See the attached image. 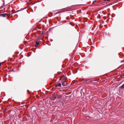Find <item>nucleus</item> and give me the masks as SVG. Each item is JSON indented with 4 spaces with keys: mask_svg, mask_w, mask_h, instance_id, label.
<instances>
[{
    "mask_svg": "<svg viewBox=\"0 0 124 124\" xmlns=\"http://www.w3.org/2000/svg\"><path fill=\"white\" fill-rule=\"evenodd\" d=\"M0 16L3 17H6V16L8 17L9 16V15L8 14L5 13L0 14Z\"/></svg>",
    "mask_w": 124,
    "mask_h": 124,
    "instance_id": "1",
    "label": "nucleus"
},
{
    "mask_svg": "<svg viewBox=\"0 0 124 124\" xmlns=\"http://www.w3.org/2000/svg\"><path fill=\"white\" fill-rule=\"evenodd\" d=\"M88 80H86V82H84V84H88V83H89V84H90V83L91 84L92 83H94V81L93 80L91 81V80H90L89 82H87V81Z\"/></svg>",
    "mask_w": 124,
    "mask_h": 124,
    "instance_id": "2",
    "label": "nucleus"
},
{
    "mask_svg": "<svg viewBox=\"0 0 124 124\" xmlns=\"http://www.w3.org/2000/svg\"><path fill=\"white\" fill-rule=\"evenodd\" d=\"M62 85L63 86H66L67 85L66 82L65 81H61Z\"/></svg>",
    "mask_w": 124,
    "mask_h": 124,
    "instance_id": "3",
    "label": "nucleus"
},
{
    "mask_svg": "<svg viewBox=\"0 0 124 124\" xmlns=\"http://www.w3.org/2000/svg\"><path fill=\"white\" fill-rule=\"evenodd\" d=\"M39 44V42L37 41H36V44L35 45V46L37 47L38 46V45Z\"/></svg>",
    "mask_w": 124,
    "mask_h": 124,
    "instance_id": "4",
    "label": "nucleus"
},
{
    "mask_svg": "<svg viewBox=\"0 0 124 124\" xmlns=\"http://www.w3.org/2000/svg\"><path fill=\"white\" fill-rule=\"evenodd\" d=\"M25 8L18 10H17L16 11V13H17L18 12H19L23 10Z\"/></svg>",
    "mask_w": 124,
    "mask_h": 124,
    "instance_id": "5",
    "label": "nucleus"
},
{
    "mask_svg": "<svg viewBox=\"0 0 124 124\" xmlns=\"http://www.w3.org/2000/svg\"><path fill=\"white\" fill-rule=\"evenodd\" d=\"M120 87L121 89H124V84H123L121 86H120Z\"/></svg>",
    "mask_w": 124,
    "mask_h": 124,
    "instance_id": "6",
    "label": "nucleus"
},
{
    "mask_svg": "<svg viewBox=\"0 0 124 124\" xmlns=\"http://www.w3.org/2000/svg\"><path fill=\"white\" fill-rule=\"evenodd\" d=\"M59 95H57L56 96L54 97L55 100L57 99L59 97Z\"/></svg>",
    "mask_w": 124,
    "mask_h": 124,
    "instance_id": "7",
    "label": "nucleus"
},
{
    "mask_svg": "<svg viewBox=\"0 0 124 124\" xmlns=\"http://www.w3.org/2000/svg\"><path fill=\"white\" fill-rule=\"evenodd\" d=\"M50 100H55V98H54V97H50Z\"/></svg>",
    "mask_w": 124,
    "mask_h": 124,
    "instance_id": "8",
    "label": "nucleus"
},
{
    "mask_svg": "<svg viewBox=\"0 0 124 124\" xmlns=\"http://www.w3.org/2000/svg\"><path fill=\"white\" fill-rule=\"evenodd\" d=\"M96 2V0L93 1V2L92 4H94Z\"/></svg>",
    "mask_w": 124,
    "mask_h": 124,
    "instance_id": "9",
    "label": "nucleus"
},
{
    "mask_svg": "<svg viewBox=\"0 0 124 124\" xmlns=\"http://www.w3.org/2000/svg\"><path fill=\"white\" fill-rule=\"evenodd\" d=\"M120 77H121L122 78H124V74L122 75L121 76H120Z\"/></svg>",
    "mask_w": 124,
    "mask_h": 124,
    "instance_id": "10",
    "label": "nucleus"
},
{
    "mask_svg": "<svg viewBox=\"0 0 124 124\" xmlns=\"http://www.w3.org/2000/svg\"><path fill=\"white\" fill-rule=\"evenodd\" d=\"M58 86L59 87H61V83H59L58 84Z\"/></svg>",
    "mask_w": 124,
    "mask_h": 124,
    "instance_id": "11",
    "label": "nucleus"
},
{
    "mask_svg": "<svg viewBox=\"0 0 124 124\" xmlns=\"http://www.w3.org/2000/svg\"><path fill=\"white\" fill-rule=\"evenodd\" d=\"M58 85L57 84H56L55 85V87H57L58 86Z\"/></svg>",
    "mask_w": 124,
    "mask_h": 124,
    "instance_id": "12",
    "label": "nucleus"
},
{
    "mask_svg": "<svg viewBox=\"0 0 124 124\" xmlns=\"http://www.w3.org/2000/svg\"><path fill=\"white\" fill-rule=\"evenodd\" d=\"M12 70L14 72L15 71V69H13Z\"/></svg>",
    "mask_w": 124,
    "mask_h": 124,
    "instance_id": "13",
    "label": "nucleus"
},
{
    "mask_svg": "<svg viewBox=\"0 0 124 124\" xmlns=\"http://www.w3.org/2000/svg\"><path fill=\"white\" fill-rule=\"evenodd\" d=\"M98 17L100 19L101 18V16H98Z\"/></svg>",
    "mask_w": 124,
    "mask_h": 124,
    "instance_id": "14",
    "label": "nucleus"
},
{
    "mask_svg": "<svg viewBox=\"0 0 124 124\" xmlns=\"http://www.w3.org/2000/svg\"><path fill=\"white\" fill-rule=\"evenodd\" d=\"M107 0V1H108L110 0H104V1H105Z\"/></svg>",
    "mask_w": 124,
    "mask_h": 124,
    "instance_id": "15",
    "label": "nucleus"
},
{
    "mask_svg": "<svg viewBox=\"0 0 124 124\" xmlns=\"http://www.w3.org/2000/svg\"><path fill=\"white\" fill-rule=\"evenodd\" d=\"M29 91L28 90H27V93H29Z\"/></svg>",
    "mask_w": 124,
    "mask_h": 124,
    "instance_id": "16",
    "label": "nucleus"
},
{
    "mask_svg": "<svg viewBox=\"0 0 124 124\" xmlns=\"http://www.w3.org/2000/svg\"><path fill=\"white\" fill-rule=\"evenodd\" d=\"M17 112H18V113H19V110H18V111L17 110Z\"/></svg>",
    "mask_w": 124,
    "mask_h": 124,
    "instance_id": "17",
    "label": "nucleus"
},
{
    "mask_svg": "<svg viewBox=\"0 0 124 124\" xmlns=\"http://www.w3.org/2000/svg\"><path fill=\"white\" fill-rule=\"evenodd\" d=\"M16 54H18V52H16Z\"/></svg>",
    "mask_w": 124,
    "mask_h": 124,
    "instance_id": "18",
    "label": "nucleus"
},
{
    "mask_svg": "<svg viewBox=\"0 0 124 124\" xmlns=\"http://www.w3.org/2000/svg\"><path fill=\"white\" fill-rule=\"evenodd\" d=\"M43 31H42V32L41 34H43Z\"/></svg>",
    "mask_w": 124,
    "mask_h": 124,
    "instance_id": "19",
    "label": "nucleus"
},
{
    "mask_svg": "<svg viewBox=\"0 0 124 124\" xmlns=\"http://www.w3.org/2000/svg\"><path fill=\"white\" fill-rule=\"evenodd\" d=\"M17 65V64H16V66Z\"/></svg>",
    "mask_w": 124,
    "mask_h": 124,
    "instance_id": "20",
    "label": "nucleus"
},
{
    "mask_svg": "<svg viewBox=\"0 0 124 124\" xmlns=\"http://www.w3.org/2000/svg\"><path fill=\"white\" fill-rule=\"evenodd\" d=\"M18 69H18H17V70Z\"/></svg>",
    "mask_w": 124,
    "mask_h": 124,
    "instance_id": "21",
    "label": "nucleus"
},
{
    "mask_svg": "<svg viewBox=\"0 0 124 124\" xmlns=\"http://www.w3.org/2000/svg\"><path fill=\"white\" fill-rule=\"evenodd\" d=\"M11 16H13V15H11Z\"/></svg>",
    "mask_w": 124,
    "mask_h": 124,
    "instance_id": "22",
    "label": "nucleus"
}]
</instances>
